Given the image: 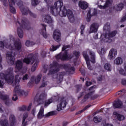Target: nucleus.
Masks as SVG:
<instances>
[{
    "instance_id": "9",
    "label": "nucleus",
    "mask_w": 126,
    "mask_h": 126,
    "mask_svg": "<svg viewBox=\"0 0 126 126\" xmlns=\"http://www.w3.org/2000/svg\"><path fill=\"white\" fill-rule=\"evenodd\" d=\"M96 88V86H94L91 87L89 89V93L88 94H86V92L84 91V92L81 93L80 94V95L78 97V99H80L81 97H82V96H84V98L81 100V103L82 104L84 103L85 102H86L87 101L88 99L89 98H90V96L91 97V99H95V97H93L92 96H91L92 93H94V89Z\"/></svg>"
},
{
    "instance_id": "61",
    "label": "nucleus",
    "mask_w": 126,
    "mask_h": 126,
    "mask_svg": "<svg viewBox=\"0 0 126 126\" xmlns=\"http://www.w3.org/2000/svg\"><path fill=\"white\" fill-rule=\"evenodd\" d=\"M90 107H91V105H88L84 108V110L85 111L87 110V109H88L89 108H90Z\"/></svg>"
},
{
    "instance_id": "56",
    "label": "nucleus",
    "mask_w": 126,
    "mask_h": 126,
    "mask_svg": "<svg viewBox=\"0 0 126 126\" xmlns=\"http://www.w3.org/2000/svg\"><path fill=\"white\" fill-rule=\"evenodd\" d=\"M122 84H123V85H126V79H123L122 80Z\"/></svg>"
},
{
    "instance_id": "10",
    "label": "nucleus",
    "mask_w": 126,
    "mask_h": 126,
    "mask_svg": "<svg viewBox=\"0 0 126 126\" xmlns=\"http://www.w3.org/2000/svg\"><path fill=\"white\" fill-rule=\"evenodd\" d=\"M47 97V94H42L40 95L39 97V99H37V97H35L34 100V103L36 106H38V105H40V104L44 103V100L46 99Z\"/></svg>"
},
{
    "instance_id": "24",
    "label": "nucleus",
    "mask_w": 126,
    "mask_h": 126,
    "mask_svg": "<svg viewBox=\"0 0 126 126\" xmlns=\"http://www.w3.org/2000/svg\"><path fill=\"white\" fill-rule=\"evenodd\" d=\"M43 21L45 23H52L53 22V19L49 15H44L43 17Z\"/></svg>"
},
{
    "instance_id": "49",
    "label": "nucleus",
    "mask_w": 126,
    "mask_h": 126,
    "mask_svg": "<svg viewBox=\"0 0 126 126\" xmlns=\"http://www.w3.org/2000/svg\"><path fill=\"white\" fill-rule=\"evenodd\" d=\"M119 73L122 75H126V71H125L123 69H121L119 70Z\"/></svg>"
},
{
    "instance_id": "8",
    "label": "nucleus",
    "mask_w": 126,
    "mask_h": 126,
    "mask_svg": "<svg viewBox=\"0 0 126 126\" xmlns=\"http://www.w3.org/2000/svg\"><path fill=\"white\" fill-rule=\"evenodd\" d=\"M17 4L18 6H19V7L20 8V10L23 15H27V14H30V15H31V16L32 17H33V18H36V17H37V15L30 11L28 7H24V6H23V2L22 1H17Z\"/></svg>"
},
{
    "instance_id": "23",
    "label": "nucleus",
    "mask_w": 126,
    "mask_h": 126,
    "mask_svg": "<svg viewBox=\"0 0 126 126\" xmlns=\"http://www.w3.org/2000/svg\"><path fill=\"white\" fill-rule=\"evenodd\" d=\"M1 98L2 100H3L6 106H9V105L10 104V102H11L10 98H9V96L7 95H1Z\"/></svg>"
},
{
    "instance_id": "64",
    "label": "nucleus",
    "mask_w": 126,
    "mask_h": 126,
    "mask_svg": "<svg viewBox=\"0 0 126 126\" xmlns=\"http://www.w3.org/2000/svg\"><path fill=\"white\" fill-rule=\"evenodd\" d=\"M104 126H114L112 124H107Z\"/></svg>"
},
{
    "instance_id": "32",
    "label": "nucleus",
    "mask_w": 126,
    "mask_h": 126,
    "mask_svg": "<svg viewBox=\"0 0 126 126\" xmlns=\"http://www.w3.org/2000/svg\"><path fill=\"white\" fill-rule=\"evenodd\" d=\"M114 8L118 11H121V10L124 8V4H123V3L117 4L116 6H114Z\"/></svg>"
},
{
    "instance_id": "59",
    "label": "nucleus",
    "mask_w": 126,
    "mask_h": 126,
    "mask_svg": "<svg viewBox=\"0 0 126 126\" xmlns=\"http://www.w3.org/2000/svg\"><path fill=\"white\" fill-rule=\"evenodd\" d=\"M84 111H85L84 110V109L78 111V112H77V115H79V114H81L82 113H83V112H84Z\"/></svg>"
},
{
    "instance_id": "63",
    "label": "nucleus",
    "mask_w": 126,
    "mask_h": 126,
    "mask_svg": "<svg viewBox=\"0 0 126 126\" xmlns=\"http://www.w3.org/2000/svg\"><path fill=\"white\" fill-rule=\"evenodd\" d=\"M67 125H68V122H64L63 123V126H66Z\"/></svg>"
},
{
    "instance_id": "50",
    "label": "nucleus",
    "mask_w": 126,
    "mask_h": 126,
    "mask_svg": "<svg viewBox=\"0 0 126 126\" xmlns=\"http://www.w3.org/2000/svg\"><path fill=\"white\" fill-rule=\"evenodd\" d=\"M29 77V76L28 74H26L25 75H23V77L22 78V80L23 81H25L26 80H27L28 79V78Z\"/></svg>"
},
{
    "instance_id": "52",
    "label": "nucleus",
    "mask_w": 126,
    "mask_h": 126,
    "mask_svg": "<svg viewBox=\"0 0 126 126\" xmlns=\"http://www.w3.org/2000/svg\"><path fill=\"white\" fill-rule=\"evenodd\" d=\"M68 48H70V46L69 45H64L62 48V51H65L66 49H68Z\"/></svg>"
},
{
    "instance_id": "4",
    "label": "nucleus",
    "mask_w": 126,
    "mask_h": 126,
    "mask_svg": "<svg viewBox=\"0 0 126 126\" xmlns=\"http://www.w3.org/2000/svg\"><path fill=\"white\" fill-rule=\"evenodd\" d=\"M50 66L49 72L48 73V75L51 74H54V73H57V72L60 71V68H64L66 72H68L69 74H73L74 72V67H71L69 64H65L63 65L62 64H59L57 62H53L52 64H51Z\"/></svg>"
},
{
    "instance_id": "35",
    "label": "nucleus",
    "mask_w": 126,
    "mask_h": 126,
    "mask_svg": "<svg viewBox=\"0 0 126 126\" xmlns=\"http://www.w3.org/2000/svg\"><path fill=\"white\" fill-rule=\"evenodd\" d=\"M9 120L11 122V126H14V125L15 124V117H14V115H11L9 117Z\"/></svg>"
},
{
    "instance_id": "46",
    "label": "nucleus",
    "mask_w": 126,
    "mask_h": 126,
    "mask_svg": "<svg viewBox=\"0 0 126 126\" xmlns=\"http://www.w3.org/2000/svg\"><path fill=\"white\" fill-rule=\"evenodd\" d=\"M45 79H46V76L43 77V82L40 87H45V86H47V82H44L45 81Z\"/></svg>"
},
{
    "instance_id": "34",
    "label": "nucleus",
    "mask_w": 126,
    "mask_h": 126,
    "mask_svg": "<svg viewBox=\"0 0 126 126\" xmlns=\"http://www.w3.org/2000/svg\"><path fill=\"white\" fill-rule=\"evenodd\" d=\"M112 4V0H107L105 3V5L104 6H100L99 7L100 8H106V7H108L109 5H111Z\"/></svg>"
},
{
    "instance_id": "33",
    "label": "nucleus",
    "mask_w": 126,
    "mask_h": 126,
    "mask_svg": "<svg viewBox=\"0 0 126 126\" xmlns=\"http://www.w3.org/2000/svg\"><path fill=\"white\" fill-rule=\"evenodd\" d=\"M28 117V113H25L23 115V126H27V125H28V124L27 123V121H25V120H26V119H27Z\"/></svg>"
},
{
    "instance_id": "27",
    "label": "nucleus",
    "mask_w": 126,
    "mask_h": 126,
    "mask_svg": "<svg viewBox=\"0 0 126 126\" xmlns=\"http://www.w3.org/2000/svg\"><path fill=\"white\" fill-rule=\"evenodd\" d=\"M31 77H33V82H34L35 84H38L40 83V81H41V78H42V75L39 74L36 77L32 76Z\"/></svg>"
},
{
    "instance_id": "45",
    "label": "nucleus",
    "mask_w": 126,
    "mask_h": 126,
    "mask_svg": "<svg viewBox=\"0 0 126 126\" xmlns=\"http://www.w3.org/2000/svg\"><path fill=\"white\" fill-rule=\"evenodd\" d=\"M0 1L2 2V4L4 6H8V3H9L8 0H0Z\"/></svg>"
},
{
    "instance_id": "18",
    "label": "nucleus",
    "mask_w": 126,
    "mask_h": 126,
    "mask_svg": "<svg viewBox=\"0 0 126 126\" xmlns=\"http://www.w3.org/2000/svg\"><path fill=\"white\" fill-rule=\"evenodd\" d=\"M117 55H118V51H117V49H111L109 53L108 57L110 60H113L117 57Z\"/></svg>"
},
{
    "instance_id": "16",
    "label": "nucleus",
    "mask_w": 126,
    "mask_h": 126,
    "mask_svg": "<svg viewBox=\"0 0 126 126\" xmlns=\"http://www.w3.org/2000/svg\"><path fill=\"white\" fill-rule=\"evenodd\" d=\"M53 38L56 42H60L61 41V32L60 30H56L53 33Z\"/></svg>"
},
{
    "instance_id": "5",
    "label": "nucleus",
    "mask_w": 126,
    "mask_h": 126,
    "mask_svg": "<svg viewBox=\"0 0 126 126\" xmlns=\"http://www.w3.org/2000/svg\"><path fill=\"white\" fill-rule=\"evenodd\" d=\"M37 59H38V54H30L28 55L27 58L24 59L23 62L27 64H29L30 63H34L32 65L31 70L32 71H35L36 68L38 67V61H37Z\"/></svg>"
},
{
    "instance_id": "39",
    "label": "nucleus",
    "mask_w": 126,
    "mask_h": 126,
    "mask_svg": "<svg viewBox=\"0 0 126 126\" xmlns=\"http://www.w3.org/2000/svg\"><path fill=\"white\" fill-rule=\"evenodd\" d=\"M51 103H53V98L52 97L45 101V107H48Z\"/></svg>"
},
{
    "instance_id": "40",
    "label": "nucleus",
    "mask_w": 126,
    "mask_h": 126,
    "mask_svg": "<svg viewBox=\"0 0 126 126\" xmlns=\"http://www.w3.org/2000/svg\"><path fill=\"white\" fill-rule=\"evenodd\" d=\"M60 47H61V44H59L58 45H52V48L50 49V51H52V52L57 51Z\"/></svg>"
},
{
    "instance_id": "36",
    "label": "nucleus",
    "mask_w": 126,
    "mask_h": 126,
    "mask_svg": "<svg viewBox=\"0 0 126 126\" xmlns=\"http://www.w3.org/2000/svg\"><path fill=\"white\" fill-rule=\"evenodd\" d=\"M0 125L1 126H9L7 119L1 120L0 121Z\"/></svg>"
},
{
    "instance_id": "3",
    "label": "nucleus",
    "mask_w": 126,
    "mask_h": 126,
    "mask_svg": "<svg viewBox=\"0 0 126 126\" xmlns=\"http://www.w3.org/2000/svg\"><path fill=\"white\" fill-rule=\"evenodd\" d=\"M54 7L59 8L60 10V16L61 17H65L67 15L69 22L73 23L75 21V18L72 11L68 9L66 10V8L63 6V0H58L54 3Z\"/></svg>"
},
{
    "instance_id": "48",
    "label": "nucleus",
    "mask_w": 126,
    "mask_h": 126,
    "mask_svg": "<svg viewBox=\"0 0 126 126\" xmlns=\"http://www.w3.org/2000/svg\"><path fill=\"white\" fill-rule=\"evenodd\" d=\"M117 95H124V94H126V90H123L120 91L117 93Z\"/></svg>"
},
{
    "instance_id": "11",
    "label": "nucleus",
    "mask_w": 126,
    "mask_h": 126,
    "mask_svg": "<svg viewBox=\"0 0 126 126\" xmlns=\"http://www.w3.org/2000/svg\"><path fill=\"white\" fill-rule=\"evenodd\" d=\"M66 106V100L64 98L59 99L57 104V110L62 111V110H63L64 108H65Z\"/></svg>"
},
{
    "instance_id": "55",
    "label": "nucleus",
    "mask_w": 126,
    "mask_h": 126,
    "mask_svg": "<svg viewBox=\"0 0 126 126\" xmlns=\"http://www.w3.org/2000/svg\"><path fill=\"white\" fill-rule=\"evenodd\" d=\"M81 87H82V85H77V86H76V88L77 91H79V90H80V89H81Z\"/></svg>"
},
{
    "instance_id": "22",
    "label": "nucleus",
    "mask_w": 126,
    "mask_h": 126,
    "mask_svg": "<svg viewBox=\"0 0 126 126\" xmlns=\"http://www.w3.org/2000/svg\"><path fill=\"white\" fill-rule=\"evenodd\" d=\"M22 68H23V62L22 60H17L16 62L15 69L19 71L21 70Z\"/></svg>"
},
{
    "instance_id": "14",
    "label": "nucleus",
    "mask_w": 126,
    "mask_h": 126,
    "mask_svg": "<svg viewBox=\"0 0 126 126\" xmlns=\"http://www.w3.org/2000/svg\"><path fill=\"white\" fill-rule=\"evenodd\" d=\"M70 59L67 56V52L65 51L63 54L61 53L56 56V60H61V61H65Z\"/></svg>"
},
{
    "instance_id": "31",
    "label": "nucleus",
    "mask_w": 126,
    "mask_h": 126,
    "mask_svg": "<svg viewBox=\"0 0 126 126\" xmlns=\"http://www.w3.org/2000/svg\"><path fill=\"white\" fill-rule=\"evenodd\" d=\"M42 27H43V29L41 30L40 32V33L43 35V37L45 38V39L48 37V35H47V33H46V25L42 24H41Z\"/></svg>"
},
{
    "instance_id": "17",
    "label": "nucleus",
    "mask_w": 126,
    "mask_h": 126,
    "mask_svg": "<svg viewBox=\"0 0 126 126\" xmlns=\"http://www.w3.org/2000/svg\"><path fill=\"white\" fill-rule=\"evenodd\" d=\"M50 12L53 15H54V16H57V15H59V14L61 15V10H60V9L59 10L57 7H55L54 6L51 7Z\"/></svg>"
},
{
    "instance_id": "28",
    "label": "nucleus",
    "mask_w": 126,
    "mask_h": 126,
    "mask_svg": "<svg viewBox=\"0 0 126 126\" xmlns=\"http://www.w3.org/2000/svg\"><path fill=\"white\" fill-rule=\"evenodd\" d=\"M45 110V108L43 106H41L40 108L39 112H38V114L37 115V118L38 119H42L43 117L45 116L44 115V110Z\"/></svg>"
},
{
    "instance_id": "38",
    "label": "nucleus",
    "mask_w": 126,
    "mask_h": 126,
    "mask_svg": "<svg viewBox=\"0 0 126 126\" xmlns=\"http://www.w3.org/2000/svg\"><path fill=\"white\" fill-rule=\"evenodd\" d=\"M34 86V78L31 77L29 82L28 83V87L32 88Z\"/></svg>"
},
{
    "instance_id": "21",
    "label": "nucleus",
    "mask_w": 126,
    "mask_h": 126,
    "mask_svg": "<svg viewBox=\"0 0 126 126\" xmlns=\"http://www.w3.org/2000/svg\"><path fill=\"white\" fill-rule=\"evenodd\" d=\"M98 27H99V26L98 25V24L97 23L92 24L91 25L89 33H91L97 32V30H98Z\"/></svg>"
},
{
    "instance_id": "25",
    "label": "nucleus",
    "mask_w": 126,
    "mask_h": 126,
    "mask_svg": "<svg viewBox=\"0 0 126 126\" xmlns=\"http://www.w3.org/2000/svg\"><path fill=\"white\" fill-rule=\"evenodd\" d=\"M79 6L81 9L85 10L88 7V3L86 1L81 0L79 1Z\"/></svg>"
},
{
    "instance_id": "12",
    "label": "nucleus",
    "mask_w": 126,
    "mask_h": 126,
    "mask_svg": "<svg viewBox=\"0 0 126 126\" xmlns=\"http://www.w3.org/2000/svg\"><path fill=\"white\" fill-rule=\"evenodd\" d=\"M17 94L18 95H19V96H21V95H23V94H24V91L20 89H17L15 88L13 92V95L12 97V100H13V101H16V100L18 99Z\"/></svg>"
},
{
    "instance_id": "30",
    "label": "nucleus",
    "mask_w": 126,
    "mask_h": 126,
    "mask_svg": "<svg viewBox=\"0 0 126 126\" xmlns=\"http://www.w3.org/2000/svg\"><path fill=\"white\" fill-rule=\"evenodd\" d=\"M114 64L119 65L123 63V59L121 57H117L114 61Z\"/></svg>"
},
{
    "instance_id": "58",
    "label": "nucleus",
    "mask_w": 126,
    "mask_h": 126,
    "mask_svg": "<svg viewBox=\"0 0 126 126\" xmlns=\"http://www.w3.org/2000/svg\"><path fill=\"white\" fill-rule=\"evenodd\" d=\"M126 21V14L125 16L123 17L121 19V22H124Z\"/></svg>"
},
{
    "instance_id": "13",
    "label": "nucleus",
    "mask_w": 126,
    "mask_h": 126,
    "mask_svg": "<svg viewBox=\"0 0 126 126\" xmlns=\"http://www.w3.org/2000/svg\"><path fill=\"white\" fill-rule=\"evenodd\" d=\"M117 31H115L112 32H110L109 34H106L104 39V42H108V43H111V42L112 41V39H111V38H112V37H115Z\"/></svg>"
},
{
    "instance_id": "26",
    "label": "nucleus",
    "mask_w": 126,
    "mask_h": 126,
    "mask_svg": "<svg viewBox=\"0 0 126 126\" xmlns=\"http://www.w3.org/2000/svg\"><path fill=\"white\" fill-rule=\"evenodd\" d=\"M113 106L114 108L121 109L123 107V102L120 100L115 101L113 102Z\"/></svg>"
},
{
    "instance_id": "2",
    "label": "nucleus",
    "mask_w": 126,
    "mask_h": 126,
    "mask_svg": "<svg viewBox=\"0 0 126 126\" xmlns=\"http://www.w3.org/2000/svg\"><path fill=\"white\" fill-rule=\"evenodd\" d=\"M13 73V68L10 67L7 69L5 75L3 74L0 75V78L4 79L8 84L14 86L15 88L20 89L19 88V82L21 80V78L20 77L19 75H16L14 77V75Z\"/></svg>"
},
{
    "instance_id": "43",
    "label": "nucleus",
    "mask_w": 126,
    "mask_h": 126,
    "mask_svg": "<svg viewBox=\"0 0 126 126\" xmlns=\"http://www.w3.org/2000/svg\"><path fill=\"white\" fill-rule=\"evenodd\" d=\"M39 0H32L31 3L32 6H36V5L39 4Z\"/></svg>"
},
{
    "instance_id": "20",
    "label": "nucleus",
    "mask_w": 126,
    "mask_h": 126,
    "mask_svg": "<svg viewBox=\"0 0 126 126\" xmlns=\"http://www.w3.org/2000/svg\"><path fill=\"white\" fill-rule=\"evenodd\" d=\"M8 2L10 6V11L12 13H16V10L15 8L13 7V5L15 4V0H8Z\"/></svg>"
},
{
    "instance_id": "53",
    "label": "nucleus",
    "mask_w": 126,
    "mask_h": 126,
    "mask_svg": "<svg viewBox=\"0 0 126 126\" xmlns=\"http://www.w3.org/2000/svg\"><path fill=\"white\" fill-rule=\"evenodd\" d=\"M79 52L75 51L74 53V56L76 57V59H78L79 58Z\"/></svg>"
},
{
    "instance_id": "42",
    "label": "nucleus",
    "mask_w": 126,
    "mask_h": 126,
    "mask_svg": "<svg viewBox=\"0 0 126 126\" xmlns=\"http://www.w3.org/2000/svg\"><path fill=\"white\" fill-rule=\"evenodd\" d=\"M58 112L57 111H51L48 112L46 115H45V117H50L51 116H55V115H57Z\"/></svg>"
},
{
    "instance_id": "51",
    "label": "nucleus",
    "mask_w": 126,
    "mask_h": 126,
    "mask_svg": "<svg viewBox=\"0 0 126 126\" xmlns=\"http://www.w3.org/2000/svg\"><path fill=\"white\" fill-rule=\"evenodd\" d=\"M84 29H85V26L82 25L81 26V35H83V33L84 32Z\"/></svg>"
},
{
    "instance_id": "29",
    "label": "nucleus",
    "mask_w": 126,
    "mask_h": 126,
    "mask_svg": "<svg viewBox=\"0 0 126 126\" xmlns=\"http://www.w3.org/2000/svg\"><path fill=\"white\" fill-rule=\"evenodd\" d=\"M31 107H32V104L31 103L30 104L28 108H27L26 106H23L22 107L19 108V111H20V112H23L24 111H26V110H27V111H30V110H31Z\"/></svg>"
},
{
    "instance_id": "37",
    "label": "nucleus",
    "mask_w": 126,
    "mask_h": 126,
    "mask_svg": "<svg viewBox=\"0 0 126 126\" xmlns=\"http://www.w3.org/2000/svg\"><path fill=\"white\" fill-rule=\"evenodd\" d=\"M104 67L105 69L107 70V71H111V70H112V66L111 65V64L109 63H105Z\"/></svg>"
},
{
    "instance_id": "60",
    "label": "nucleus",
    "mask_w": 126,
    "mask_h": 126,
    "mask_svg": "<svg viewBox=\"0 0 126 126\" xmlns=\"http://www.w3.org/2000/svg\"><path fill=\"white\" fill-rule=\"evenodd\" d=\"M35 113H36V109H33L32 111V114L33 115V116H35Z\"/></svg>"
},
{
    "instance_id": "54",
    "label": "nucleus",
    "mask_w": 126,
    "mask_h": 126,
    "mask_svg": "<svg viewBox=\"0 0 126 126\" xmlns=\"http://www.w3.org/2000/svg\"><path fill=\"white\" fill-rule=\"evenodd\" d=\"M45 2L47 3V4H51L52 2H53V0H44Z\"/></svg>"
},
{
    "instance_id": "6",
    "label": "nucleus",
    "mask_w": 126,
    "mask_h": 126,
    "mask_svg": "<svg viewBox=\"0 0 126 126\" xmlns=\"http://www.w3.org/2000/svg\"><path fill=\"white\" fill-rule=\"evenodd\" d=\"M16 24L17 26V34L19 38H23L24 33L22 29L25 28L27 30H29V27H30L27 19L24 18L22 19V25L19 21L17 22Z\"/></svg>"
},
{
    "instance_id": "41",
    "label": "nucleus",
    "mask_w": 126,
    "mask_h": 126,
    "mask_svg": "<svg viewBox=\"0 0 126 126\" xmlns=\"http://www.w3.org/2000/svg\"><path fill=\"white\" fill-rule=\"evenodd\" d=\"M102 117L100 116H96L94 118V122L95 123H100L102 121Z\"/></svg>"
},
{
    "instance_id": "15",
    "label": "nucleus",
    "mask_w": 126,
    "mask_h": 126,
    "mask_svg": "<svg viewBox=\"0 0 126 126\" xmlns=\"http://www.w3.org/2000/svg\"><path fill=\"white\" fill-rule=\"evenodd\" d=\"M96 14H97V10L96 9H91L89 10L87 16V21H90V18H91V16H94V15H96Z\"/></svg>"
},
{
    "instance_id": "44",
    "label": "nucleus",
    "mask_w": 126,
    "mask_h": 126,
    "mask_svg": "<svg viewBox=\"0 0 126 126\" xmlns=\"http://www.w3.org/2000/svg\"><path fill=\"white\" fill-rule=\"evenodd\" d=\"M33 45H35V43L32 41L27 40L26 42V46H27V47H31V46H33Z\"/></svg>"
},
{
    "instance_id": "62",
    "label": "nucleus",
    "mask_w": 126,
    "mask_h": 126,
    "mask_svg": "<svg viewBox=\"0 0 126 126\" xmlns=\"http://www.w3.org/2000/svg\"><path fill=\"white\" fill-rule=\"evenodd\" d=\"M0 88H3V82H1V81L0 80Z\"/></svg>"
},
{
    "instance_id": "57",
    "label": "nucleus",
    "mask_w": 126,
    "mask_h": 126,
    "mask_svg": "<svg viewBox=\"0 0 126 126\" xmlns=\"http://www.w3.org/2000/svg\"><path fill=\"white\" fill-rule=\"evenodd\" d=\"M92 84V83L91 82L87 81L86 82V86H90Z\"/></svg>"
},
{
    "instance_id": "1",
    "label": "nucleus",
    "mask_w": 126,
    "mask_h": 126,
    "mask_svg": "<svg viewBox=\"0 0 126 126\" xmlns=\"http://www.w3.org/2000/svg\"><path fill=\"white\" fill-rule=\"evenodd\" d=\"M10 38V42H4L0 41V48H4L9 49L10 51L6 54V60L9 64H13L15 61L14 57L16 54L21 53V43L20 41L14 42V38L12 35L9 36Z\"/></svg>"
},
{
    "instance_id": "7",
    "label": "nucleus",
    "mask_w": 126,
    "mask_h": 126,
    "mask_svg": "<svg viewBox=\"0 0 126 126\" xmlns=\"http://www.w3.org/2000/svg\"><path fill=\"white\" fill-rule=\"evenodd\" d=\"M87 52L89 53L91 56V62L93 63H96V61H95V53L89 49H87V51H84L83 52V56L86 61L88 68L89 69H90V70H92V66L90 65V61H89V57L87 55Z\"/></svg>"
},
{
    "instance_id": "47",
    "label": "nucleus",
    "mask_w": 126,
    "mask_h": 126,
    "mask_svg": "<svg viewBox=\"0 0 126 126\" xmlns=\"http://www.w3.org/2000/svg\"><path fill=\"white\" fill-rule=\"evenodd\" d=\"M104 30H109L110 29V23H107L103 27Z\"/></svg>"
},
{
    "instance_id": "19",
    "label": "nucleus",
    "mask_w": 126,
    "mask_h": 126,
    "mask_svg": "<svg viewBox=\"0 0 126 126\" xmlns=\"http://www.w3.org/2000/svg\"><path fill=\"white\" fill-rule=\"evenodd\" d=\"M113 117L115 119H116V120L120 121V122H122V121H124V120L126 119L125 116L119 114V113H118L117 112H114L113 113Z\"/></svg>"
}]
</instances>
